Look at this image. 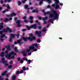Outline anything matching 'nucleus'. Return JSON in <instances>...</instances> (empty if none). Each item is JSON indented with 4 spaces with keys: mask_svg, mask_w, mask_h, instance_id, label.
Returning <instances> with one entry per match:
<instances>
[{
    "mask_svg": "<svg viewBox=\"0 0 80 80\" xmlns=\"http://www.w3.org/2000/svg\"><path fill=\"white\" fill-rule=\"evenodd\" d=\"M26 27H27L28 30H30V28H34V29H36V28H37V25L35 24L32 25L30 27H28V26H26Z\"/></svg>",
    "mask_w": 80,
    "mask_h": 80,
    "instance_id": "obj_5",
    "label": "nucleus"
},
{
    "mask_svg": "<svg viewBox=\"0 0 80 80\" xmlns=\"http://www.w3.org/2000/svg\"><path fill=\"white\" fill-rule=\"evenodd\" d=\"M41 33H42V32L40 31L38 32L36 31L35 32V34L38 35V37H40L41 36Z\"/></svg>",
    "mask_w": 80,
    "mask_h": 80,
    "instance_id": "obj_9",
    "label": "nucleus"
},
{
    "mask_svg": "<svg viewBox=\"0 0 80 80\" xmlns=\"http://www.w3.org/2000/svg\"><path fill=\"white\" fill-rule=\"evenodd\" d=\"M19 43V44H22L23 43L22 42V39H19V40H18L17 41V42H14V44H17V43Z\"/></svg>",
    "mask_w": 80,
    "mask_h": 80,
    "instance_id": "obj_7",
    "label": "nucleus"
},
{
    "mask_svg": "<svg viewBox=\"0 0 80 80\" xmlns=\"http://www.w3.org/2000/svg\"><path fill=\"white\" fill-rule=\"evenodd\" d=\"M37 51V49H34V51L35 52L36 51Z\"/></svg>",
    "mask_w": 80,
    "mask_h": 80,
    "instance_id": "obj_52",
    "label": "nucleus"
},
{
    "mask_svg": "<svg viewBox=\"0 0 80 80\" xmlns=\"http://www.w3.org/2000/svg\"><path fill=\"white\" fill-rule=\"evenodd\" d=\"M5 34H2L1 35V38H0V40H1V42L3 41V37H5Z\"/></svg>",
    "mask_w": 80,
    "mask_h": 80,
    "instance_id": "obj_14",
    "label": "nucleus"
},
{
    "mask_svg": "<svg viewBox=\"0 0 80 80\" xmlns=\"http://www.w3.org/2000/svg\"><path fill=\"white\" fill-rule=\"evenodd\" d=\"M11 0H4V1L6 2H10Z\"/></svg>",
    "mask_w": 80,
    "mask_h": 80,
    "instance_id": "obj_28",
    "label": "nucleus"
},
{
    "mask_svg": "<svg viewBox=\"0 0 80 80\" xmlns=\"http://www.w3.org/2000/svg\"><path fill=\"white\" fill-rule=\"evenodd\" d=\"M20 20H18L17 22H16V23H17V26L19 27L21 26V25H20Z\"/></svg>",
    "mask_w": 80,
    "mask_h": 80,
    "instance_id": "obj_12",
    "label": "nucleus"
},
{
    "mask_svg": "<svg viewBox=\"0 0 80 80\" xmlns=\"http://www.w3.org/2000/svg\"><path fill=\"white\" fill-rule=\"evenodd\" d=\"M47 8H50V9H51V7H50V6L49 5H48V6H47Z\"/></svg>",
    "mask_w": 80,
    "mask_h": 80,
    "instance_id": "obj_35",
    "label": "nucleus"
},
{
    "mask_svg": "<svg viewBox=\"0 0 80 80\" xmlns=\"http://www.w3.org/2000/svg\"><path fill=\"white\" fill-rule=\"evenodd\" d=\"M38 45H38L37 44H33L32 45V46L29 47V48L27 49L25 51H22L23 56H26L27 55L26 53H27V52H30V51L31 50L33 49V48H34V46L36 47H37Z\"/></svg>",
    "mask_w": 80,
    "mask_h": 80,
    "instance_id": "obj_2",
    "label": "nucleus"
},
{
    "mask_svg": "<svg viewBox=\"0 0 80 80\" xmlns=\"http://www.w3.org/2000/svg\"><path fill=\"white\" fill-rule=\"evenodd\" d=\"M48 18L47 17H46L45 18H42V19L43 20L45 21V20H47Z\"/></svg>",
    "mask_w": 80,
    "mask_h": 80,
    "instance_id": "obj_21",
    "label": "nucleus"
},
{
    "mask_svg": "<svg viewBox=\"0 0 80 80\" xmlns=\"http://www.w3.org/2000/svg\"><path fill=\"white\" fill-rule=\"evenodd\" d=\"M54 1L56 3V6L55 7V8L56 9H57V8H59V6L58 5V3H59V1L58 0H54Z\"/></svg>",
    "mask_w": 80,
    "mask_h": 80,
    "instance_id": "obj_6",
    "label": "nucleus"
},
{
    "mask_svg": "<svg viewBox=\"0 0 80 80\" xmlns=\"http://www.w3.org/2000/svg\"><path fill=\"white\" fill-rule=\"evenodd\" d=\"M9 42H11L12 41V39H9Z\"/></svg>",
    "mask_w": 80,
    "mask_h": 80,
    "instance_id": "obj_59",
    "label": "nucleus"
},
{
    "mask_svg": "<svg viewBox=\"0 0 80 80\" xmlns=\"http://www.w3.org/2000/svg\"><path fill=\"white\" fill-rule=\"evenodd\" d=\"M27 1V0H22V2L23 3H25V2Z\"/></svg>",
    "mask_w": 80,
    "mask_h": 80,
    "instance_id": "obj_29",
    "label": "nucleus"
},
{
    "mask_svg": "<svg viewBox=\"0 0 80 80\" xmlns=\"http://www.w3.org/2000/svg\"><path fill=\"white\" fill-rule=\"evenodd\" d=\"M24 7L25 8H26V9H27V10H30H30H32V9H33V8L32 7H31L30 8H28V5H25L24 6Z\"/></svg>",
    "mask_w": 80,
    "mask_h": 80,
    "instance_id": "obj_11",
    "label": "nucleus"
},
{
    "mask_svg": "<svg viewBox=\"0 0 80 80\" xmlns=\"http://www.w3.org/2000/svg\"><path fill=\"white\" fill-rule=\"evenodd\" d=\"M18 61H19V60H20V58H18Z\"/></svg>",
    "mask_w": 80,
    "mask_h": 80,
    "instance_id": "obj_55",
    "label": "nucleus"
},
{
    "mask_svg": "<svg viewBox=\"0 0 80 80\" xmlns=\"http://www.w3.org/2000/svg\"><path fill=\"white\" fill-rule=\"evenodd\" d=\"M12 66L11 65H10L8 66V68H12Z\"/></svg>",
    "mask_w": 80,
    "mask_h": 80,
    "instance_id": "obj_39",
    "label": "nucleus"
},
{
    "mask_svg": "<svg viewBox=\"0 0 80 80\" xmlns=\"http://www.w3.org/2000/svg\"><path fill=\"white\" fill-rule=\"evenodd\" d=\"M38 28L39 29H41V26H39Z\"/></svg>",
    "mask_w": 80,
    "mask_h": 80,
    "instance_id": "obj_54",
    "label": "nucleus"
},
{
    "mask_svg": "<svg viewBox=\"0 0 80 80\" xmlns=\"http://www.w3.org/2000/svg\"><path fill=\"white\" fill-rule=\"evenodd\" d=\"M15 15H16V14L15 13H14V12H12L11 14V17H13V16H15Z\"/></svg>",
    "mask_w": 80,
    "mask_h": 80,
    "instance_id": "obj_20",
    "label": "nucleus"
},
{
    "mask_svg": "<svg viewBox=\"0 0 80 80\" xmlns=\"http://www.w3.org/2000/svg\"><path fill=\"white\" fill-rule=\"evenodd\" d=\"M18 5H20L21 4V2H20V1H18Z\"/></svg>",
    "mask_w": 80,
    "mask_h": 80,
    "instance_id": "obj_32",
    "label": "nucleus"
},
{
    "mask_svg": "<svg viewBox=\"0 0 80 80\" xmlns=\"http://www.w3.org/2000/svg\"><path fill=\"white\" fill-rule=\"evenodd\" d=\"M10 36L11 38H12V37H15V35L11 34Z\"/></svg>",
    "mask_w": 80,
    "mask_h": 80,
    "instance_id": "obj_27",
    "label": "nucleus"
},
{
    "mask_svg": "<svg viewBox=\"0 0 80 80\" xmlns=\"http://www.w3.org/2000/svg\"><path fill=\"white\" fill-rule=\"evenodd\" d=\"M51 11L52 12H53V13L51 14V12H44L45 10H42V12H44V14L45 15L46 14H50L49 17L53 18L54 19H57V18H58L59 15L57 13V12L54 11L53 9H52V10H51Z\"/></svg>",
    "mask_w": 80,
    "mask_h": 80,
    "instance_id": "obj_1",
    "label": "nucleus"
},
{
    "mask_svg": "<svg viewBox=\"0 0 80 80\" xmlns=\"http://www.w3.org/2000/svg\"><path fill=\"white\" fill-rule=\"evenodd\" d=\"M29 19H30V20H32V19H33V17H32V16H30L29 17Z\"/></svg>",
    "mask_w": 80,
    "mask_h": 80,
    "instance_id": "obj_24",
    "label": "nucleus"
},
{
    "mask_svg": "<svg viewBox=\"0 0 80 80\" xmlns=\"http://www.w3.org/2000/svg\"><path fill=\"white\" fill-rule=\"evenodd\" d=\"M37 42H40V39H38L37 41Z\"/></svg>",
    "mask_w": 80,
    "mask_h": 80,
    "instance_id": "obj_45",
    "label": "nucleus"
},
{
    "mask_svg": "<svg viewBox=\"0 0 80 80\" xmlns=\"http://www.w3.org/2000/svg\"><path fill=\"white\" fill-rule=\"evenodd\" d=\"M5 67L8 66V64H5Z\"/></svg>",
    "mask_w": 80,
    "mask_h": 80,
    "instance_id": "obj_56",
    "label": "nucleus"
},
{
    "mask_svg": "<svg viewBox=\"0 0 80 80\" xmlns=\"http://www.w3.org/2000/svg\"><path fill=\"white\" fill-rule=\"evenodd\" d=\"M6 48H7V49L8 50H10L11 49L10 48V45H8L5 46Z\"/></svg>",
    "mask_w": 80,
    "mask_h": 80,
    "instance_id": "obj_16",
    "label": "nucleus"
},
{
    "mask_svg": "<svg viewBox=\"0 0 80 80\" xmlns=\"http://www.w3.org/2000/svg\"><path fill=\"white\" fill-rule=\"evenodd\" d=\"M20 62L21 63H23V60H21L20 61Z\"/></svg>",
    "mask_w": 80,
    "mask_h": 80,
    "instance_id": "obj_41",
    "label": "nucleus"
},
{
    "mask_svg": "<svg viewBox=\"0 0 80 80\" xmlns=\"http://www.w3.org/2000/svg\"><path fill=\"white\" fill-rule=\"evenodd\" d=\"M0 2L1 3H3V1L2 0H1L0 1Z\"/></svg>",
    "mask_w": 80,
    "mask_h": 80,
    "instance_id": "obj_50",
    "label": "nucleus"
},
{
    "mask_svg": "<svg viewBox=\"0 0 80 80\" xmlns=\"http://www.w3.org/2000/svg\"><path fill=\"white\" fill-rule=\"evenodd\" d=\"M0 56L2 57H3L5 56V52H2L0 54Z\"/></svg>",
    "mask_w": 80,
    "mask_h": 80,
    "instance_id": "obj_13",
    "label": "nucleus"
},
{
    "mask_svg": "<svg viewBox=\"0 0 80 80\" xmlns=\"http://www.w3.org/2000/svg\"><path fill=\"white\" fill-rule=\"evenodd\" d=\"M3 79V78H2V77L1 76H0V80H2Z\"/></svg>",
    "mask_w": 80,
    "mask_h": 80,
    "instance_id": "obj_48",
    "label": "nucleus"
},
{
    "mask_svg": "<svg viewBox=\"0 0 80 80\" xmlns=\"http://www.w3.org/2000/svg\"><path fill=\"white\" fill-rule=\"evenodd\" d=\"M9 63L10 64H12V63H13V61H11L9 62Z\"/></svg>",
    "mask_w": 80,
    "mask_h": 80,
    "instance_id": "obj_38",
    "label": "nucleus"
},
{
    "mask_svg": "<svg viewBox=\"0 0 80 80\" xmlns=\"http://www.w3.org/2000/svg\"><path fill=\"white\" fill-rule=\"evenodd\" d=\"M3 32H11L12 30L11 29H9V28H7L6 29V30H5V29H4L3 30Z\"/></svg>",
    "mask_w": 80,
    "mask_h": 80,
    "instance_id": "obj_8",
    "label": "nucleus"
},
{
    "mask_svg": "<svg viewBox=\"0 0 80 80\" xmlns=\"http://www.w3.org/2000/svg\"><path fill=\"white\" fill-rule=\"evenodd\" d=\"M23 72V70H22L20 72H19L20 73H22V72Z\"/></svg>",
    "mask_w": 80,
    "mask_h": 80,
    "instance_id": "obj_34",
    "label": "nucleus"
},
{
    "mask_svg": "<svg viewBox=\"0 0 80 80\" xmlns=\"http://www.w3.org/2000/svg\"><path fill=\"white\" fill-rule=\"evenodd\" d=\"M6 73H7V71H5L4 72L2 73L1 74L2 75L4 76L5 75H6V77H7L8 76V75L7 74H6Z\"/></svg>",
    "mask_w": 80,
    "mask_h": 80,
    "instance_id": "obj_15",
    "label": "nucleus"
},
{
    "mask_svg": "<svg viewBox=\"0 0 80 80\" xmlns=\"http://www.w3.org/2000/svg\"><path fill=\"white\" fill-rule=\"evenodd\" d=\"M29 37L28 38H25L24 37H23L22 38V40L24 41H27V40H29L30 41H32L33 40L35 39V37L33 36V34H30L29 35Z\"/></svg>",
    "mask_w": 80,
    "mask_h": 80,
    "instance_id": "obj_3",
    "label": "nucleus"
},
{
    "mask_svg": "<svg viewBox=\"0 0 80 80\" xmlns=\"http://www.w3.org/2000/svg\"><path fill=\"white\" fill-rule=\"evenodd\" d=\"M38 18L39 19V20H42V18L41 17H38Z\"/></svg>",
    "mask_w": 80,
    "mask_h": 80,
    "instance_id": "obj_43",
    "label": "nucleus"
},
{
    "mask_svg": "<svg viewBox=\"0 0 80 80\" xmlns=\"http://www.w3.org/2000/svg\"><path fill=\"white\" fill-rule=\"evenodd\" d=\"M5 52L6 53H8V51H5Z\"/></svg>",
    "mask_w": 80,
    "mask_h": 80,
    "instance_id": "obj_57",
    "label": "nucleus"
},
{
    "mask_svg": "<svg viewBox=\"0 0 80 80\" xmlns=\"http://www.w3.org/2000/svg\"><path fill=\"white\" fill-rule=\"evenodd\" d=\"M3 33V31H0V34H2Z\"/></svg>",
    "mask_w": 80,
    "mask_h": 80,
    "instance_id": "obj_60",
    "label": "nucleus"
},
{
    "mask_svg": "<svg viewBox=\"0 0 80 80\" xmlns=\"http://www.w3.org/2000/svg\"><path fill=\"white\" fill-rule=\"evenodd\" d=\"M12 78L13 80H15L16 78V77L15 76H13L12 77Z\"/></svg>",
    "mask_w": 80,
    "mask_h": 80,
    "instance_id": "obj_22",
    "label": "nucleus"
},
{
    "mask_svg": "<svg viewBox=\"0 0 80 80\" xmlns=\"http://www.w3.org/2000/svg\"><path fill=\"white\" fill-rule=\"evenodd\" d=\"M32 13H35V12H38V11H36L35 10H32Z\"/></svg>",
    "mask_w": 80,
    "mask_h": 80,
    "instance_id": "obj_23",
    "label": "nucleus"
},
{
    "mask_svg": "<svg viewBox=\"0 0 80 80\" xmlns=\"http://www.w3.org/2000/svg\"><path fill=\"white\" fill-rule=\"evenodd\" d=\"M17 18H14V20H17Z\"/></svg>",
    "mask_w": 80,
    "mask_h": 80,
    "instance_id": "obj_62",
    "label": "nucleus"
},
{
    "mask_svg": "<svg viewBox=\"0 0 80 80\" xmlns=\"http://www.w3.org/2000/svg\"><path fill=\"white\" fill-rule=\"evenodd\" d=\"M26 16H24V17H23L22 18H23V19H26Z\"/></svg>",
    "mask_w": 80,
    "mask_h": 80,
    "instance_id": "obj_47",
    "label": "nucleus"
},
{
    "mask_svg": "<svg viewBox=\"0 0 80 80\" xmlns=\"http://www.w3.org/2000/svg\"><path fill=\"white\" fill-rule=\"evenodd\" d=\"M52 20H53L52 19H51V20H49V22H51L52 23H53V22L52 21Z\"/></svg>",
    "mask_w": 80,
    "mask_h": 80,
    "instance_id": "obj_26",
    "label": "nucleus"
},
{
    "mask_svg": "<svg viewBox=\"0 0 80 80\" xmlns=\"http://www.w3.org/2000/svg\"><path fill=\"white\" fill-rule=\"evenodd\" d=\"M1 25H0V30H2V28H3V26L2 25H3V23H1Z\"/></svg>",
    "mask_w": 80,
    "mask_h": 80,
    "instance_id": "obj_17",
    "label": "nucleus"
},
{
    "mask_svg": "<svg viewBox=\"0 0 80 80\" xmlns=\"http://www.w3.org/2000/svg\"><path fill=\"white\" fill-rule=\"evenodd\" d=\"M45 29H46V28H44L42 30V32H45Z\"/></svg>",
    "mask_w": 80,
    "mask_h": 80,
    "instance_id": "obj_37",
    "label": "nucleus"
},
{
    "mask_svg": "<svg viewBox=\"0 0 80 80\" xmlns=\"http://www.w3.org/2000/svg\"><path fill=\"white\" fill-rule=\"evenodd\" d=\"M13 48L15 52H18V50L17 49V47H14Z\"/></svg>",
    "mask_w": 80,
    "mask_h": 80,
    "instance_id": "obj_18",
    "label": "nucleus"
},
{
    "mask_svg": "<svg viewBox=\"0 0 80 80\" xmlns=\"http://www.w3.org/2000/svg\"><path fill=\"white\" fill-rule=\"evenodd\" d=\"M19 34H17V35H16V36L17 37H18V36H19Z\"/></svg>",
    "mask_w": 80,
    "mask_h": 80,
    "instance_id": "obj_61",
    "label": "nucleus"
},
{
    "mask_svg": "<svg viewBox=\"0 0 80 80\" xmlns=\"http://www.w3.org/2000/svg\"><path fill=\"white\" fill-rule=\"evenodd\" d=\"M24 22H26V23H27V22H28V21L27 20H25Z\"/></svg>",
    "mask_w": 80,
    "mask_h": 80,
    "instance_id": "obj_42",
    "label": "nucleus"
},
{
    "mask_svg": "<svg viewBox=\"0 0 80 80\" xmlns=\"http://www.w3.org/2000/svg\"><path fill=\"white\" fill-rule=\"evenodd\" d=\"M36 23H38V21L37 20H36L35 21Z\"/></svg>",
    "mask_w": 80,
    "mask_h": 80,
    "instance_id": "obj_64",
    "label": "nucleus"
},
{
    "mask_svg": "<svg viewBox=\"0 0 80 80\" xmlns=\"http://www.w3.org/2000/svg\"><path fill=\"white\" fill-rule=\"evenodd\" d=\"M5 48H2V50L3 51V50H5Z\"/></svg>",
    "mask_w": 80,
    "mask_h": 80,
    "instance_id": "obj_58",
    "label": "nucleus"
},
{
    "mask_svg": "<svg viewBox=\"0 0 80 80\" xmlns=\"http://www.w3.org/2000/svg\"><path fill=\"white\" fill-rule=\"evenodd\" d=\"M23 70H26V68L23 67Z\"/></svg>",
    "mask_w": 80,
    "mask_h": 80,
    "instance_id": "obj_40",
    "label": "nucleus"
},
{
    "mask_svg": "<svg viewBox=\"0 0 80 80\" xmlns=\"http://www.w3.org/2000/svg\"><path fill=\"white\" fill-rule=\"evenodd\" d=\"M13 55H16V53H15L13 52H11L9 55H5L6 58H15V56Z\"/></svg>",
    "mask_w": 80,
    "mask_h": 80,
    "instance_id": "obj_4",
    "label": "nucleus"
},
{
    "mask_svg": "<svg viewBox=\"0 0 80 80\" xmlns=\"http://www.w3.org/2000/svg\"><path fill=\"white\" fill-rule=\"evenodd\" d=\"M23 60H26V61H28V59H27V58L25 57L23 58Z\"/></svg>",
    "mask_w": 80,
    "mask_h": 80,
    "instance_id": "obj_25",
    "label": "nucleus"
},
{
    "mask_svg": "<svg viewBox=\"0 0 80 80\" xmlns=\"http://www.w3.org/2000/svg\"><path fill=\"white\" fill-rule=\"evenodd\" d=\"M7 8H8V9H10V6H8L7 7Z\"/></svg>",
    "mask_w": 80,
    "mask_h": 80,
    "instance_id": "obj_51",
    "label": "nucleus"
},
{
    "mask_svg": "<svg viewBox=\"0 0 80 80\" xmlns=\"http://www.w3.org/2000/svg\"><path fill=\"white\" fill-rule=\"evenodd\" d=\"M30 22L31 23H33V21L32 20L30 21Z\"/></svg>",
    "mask_w": 80,
    "mask_h": 80,
    "instance_id": "obj_49",
    "label": "nucleus"
},
{
    "mask_svg": "<svg viewBox=\"0 0 80 80\" xmlns=\"http://www.w3.org/2000/svg\"><path fill=\"white\" fill-rule=\"evenodd\" d=\"M8 19L7 18H5L4 20V22H7V21H8Z\"/></svg>",
    "mask_w": 80,
    "mask_h": 80,
    "instance_id": "obj_30",
    "label": "nucleus"
},
{
    "mask_svg": "<svg viewBox=\"0 0 80 80\" xmlns=\"http://www.w3.org/2000/svg\"><path fill=\"white\" fill-rule=\"evenodd\" d=\"M1 62L3 63H7V61L5 60V59L4 58H1Z\"/></svg>",
    "mask_w": 80,
    "mask_h": 80,
    "instance_id": "obj_10",
    "label": "nucleus"
},
{
    "mask_svg": "<svg viewBox=\"0 0 80 80\" xmlns=\"http://www.w3.org/2000/svg\"><path fill=\"white\" fill-rule=\"evenodd\" d=\"M19 73H20V72H19V71H17L16 72V74L17 75H18V74H19Z\"/></svg>",
    "mask_w": 80,
    "mask_h": 80,
    "instance_id": "obj_31",
    "label": "nucleus"
},
{
    "mask_svg": "<svg viewBox=\"0 0 80 80\" xmlns=\"http://www.w3.org/2000/svg\"><path fill=\"white\" fill-rule=\"evenodd\" d=\"M31 54V52L29 53L28 54V55H30Z\"/></svg>",
    "mask_w": 80,
    "mask_h": 80,
    "instance_id": "obj_63",
    "label": "nucleus"
},
{
    "mask_svg": "<svg viewBox=\"0 0 80 80\" xmlns=\"http://www.w3.org/2000/svg\"><path fill=\"white\" fill-rule=\"evenodd\" d=\"M43 23H44V24H47V22H45V21H44L43 22Z\"/></svg>",
    "mask_w": 80,
    "mask_h": 80,
    "instance_id": "obj_53",
    "label": "nucleus"
},
{
    "mask_svg": "<svg viewBox=\"0 0 80 80\" xmlns=\"http://www.w3.org/2000/svg\"><path fill=\"white\" fill-rule=\"evenodd\" d=\"M43 1H45V2H48L49 3H51L52 1L51 0H42Z\"/></svg>",
    "mask_w": 80,
    "mask_h": 80,
    "instance_id": "obj_19",
    "label": "nucleus"
},
{
    "mask_svg": "<svg viewBox=\"0 0 80 80\" xmlns=\"http://www.w3.org/2000/svg\"><path fill=\"white\" fill-rule=\"evenodd\" d=\"M55 4H52V7H55Z\"/></svg>",
    "mask_w": 80,
    "mask_h": 80,
    "instance_id": "obj_46",
    "label": "nucleus"
},
{
    "mask_svg": "<svg viewBox=\"0 0 80 80\" xmlns=\"http://www.w3.org/2000/svg\"><path fill=\"white\" fill-rule=\"evenodd\" d=\"M42 3H43L42 1H41L39 3V5H41Z\"/></svg>",
    "mask_w": 80,
    "mask_h": 80,
    "instance_id": "obj_36",
    "label": "nucleus"
},
{
    "mask_svg": "<svg viewBox=\"0 0 80 80\" xmlns=\"http://www.w3.org/2000/svg\"><path fill=\"white\" fill-rule=\"evenodd\" d=\"M28 62L30 64V62H31V60H28Z\"/></svg>",
    "mask_w": 80,
    "mask_h": 80,
    "instance_id": "obj_44",
    "label": "nucleus"
},
{
    "mask_svg": "<svg viewBox=\"0 0 80 80\" xmlns=\"http://www.w3.org/2000/svg\"><path fill=\"white\" fill-rule=\"evenodd\" d=\"M7 11H8V9H6V10H4L3 12V13H5V12H6Z\"/></svg>",
    "mask_w": 80,
    "mask_h": 80,
    "instance_id": "obj_33",
    "label": "nucleus"
}]
</instances>
